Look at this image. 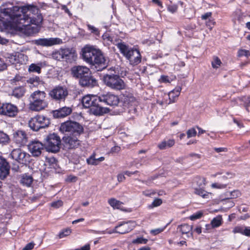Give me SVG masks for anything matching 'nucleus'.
I'll return each mask as SVG.
<instances>
[{
  "instance_id": "51",
  "label": "nucleus",
  "mask_w": 250,
  "mask_h": 250,
  "mask_svg": "<svg viewBox=\"0 0 250 250\" xmlns=\"http://www.w3.org/2000/svg\"><path fill=\"white\" fill-rule=\"evenodd\" d=\"M211 187L213 188H224L227 187V185L218 183H213L212 184Z\"/></svg>"
},
{
  "instance_id": "11",
  "label": "nucleus",
  "mask_w": 250,
  "mask_h": 250,
  "mask_svg": "<svg viewBox=\"0 0 250 250\" xmlns=\"http://www.w3.org/2000/svg\"><path fill=\"white\" fill-rule=\"evenodd\" d=\"M44 148V144L38 140L32 141L28 145L29 151L33 157L40 156Z\"/></svg>"
},
{
  "instance_id": "38",
  "label": "nucleus",
  "mask_w": 250,
  "mask_h": 250,
  "mask_svg": "<svg viewBox=\"0 0 250 250\" xmlns=\"http://www.w3.org/2000/svg\"><path fill=\"white\" fill-rule=\"evenodd\" d=\"M222 63L220 59L217 57H214L213 60L211 62L212 66L214 68H218Z\"/></svg>"
},
{
  "instance_id": "45",
  "label": "nucleus",
  "mask_w": 250,
  "mask_h": 250,
  "mask_svg": "<svg viewBox=\"0 0 250 250\" xmlns=\"http://www.w3.org/2000/svg\"><path fill=\"white\" fill-rule=\"evenodd\" d=\"M202 215L203 212L201 211H198L191 215L189 217V218L191 220H195L196 219L200 218Z\"/></svg>"
},
{
  "instance_id": "57",
  "label": "nucleus",
  "mask_w": 250,
  "mask_h": 250,
  "mask_svg": "<svg viewBox=\"0 0 250 250\" xmlns=\"http://www.w3.org/2000/svg\"><path fill=\"white\" fill-rule=\"evenodd\" d=\"M155 179V177H151L150 178H149L146 181H141V182L143 183H144L145 184H146V185L147 186H150V184L151 183V182L154 180Z\"/></svg>"
},
{
  "instance_id": "32",
  "label": "nucleus",
  "mask_w": 250,
  "mask_h": 250,
  "mask_svg": "<svg viewBox=\"0 0 250 250\" xmlns=\"http://www.w3.org/2000/svg\"><path fill=\"white\" fill-rule=\"evenodd\" d=\"M222 216L218 215L211 220V225L212 228H217L222 225Z\"/></svg>"
},
{
  "instance_id": "17",
  "label": "nucleus",
  "mask_w": 250,
  "mask_h": 250,
  "mask_svg": "<svg viewBox=\"0 0 250 250\" xmlns=\"http://www.w3.org/2000/svg\"><path fill=\"white\" fill-rule=\"evenodd\" d=\"M79 83L83 87L88 88H92L98 85L97 80L91 75L90 72L89 75H85L79 80Z\"/></svg>"
},
{
  "instance_id": "10",
  "label": "nucleus",
  "mask_w": 250,
  "mask_h": 250,
  "mask_svg": "<svg viewBox=\"0 0 250 250\" xmlns=\"http://www.w3.org/2000/svg\"><path fill=\"white\" fill-rule=\"evenodd\" d=\"M80 135L83 132V128L82 125L75 121L68 120L63 122V131Z\"/></svg>"
},
{
  "instance_id": "43",
  "label": "nucleus",
  "mask_w": 250,
  "mask_h": 250,
  "mask_svg": "<svg viewBox=\"0 0 250 250\" xmlns=\"http://www.w3.org/2000/svg\"><path fill=\"white\" fill-rule=\"evenodd\" d=\"M187 134L188 138H190L195 136L197 134V132L194 128H191L187 131Z\"/></svg>"
},
{
  "instance_id": "19",
  "label": "nucleus",
  "mask_w": 250,
  "mask_h": 250,
  "mask_svg": "<svg viewBox=\"0 0 250 250\" xmlns=\"http://www.w3.org/2000/svg\"><path fill=\"white\" fill-rule=\"evenodd\" d=\"M79 144V140L74 136H63V149H72Z\"/></svg>"
},
{
  "instance_id": "1",
  "label": "nucleus",
  "mask_w": 250,
  "mask_h": 250,
  "mask_svg": "<svg viewBox=\"0 0 250 250\" xmlns=\"http://www.w3.org/2000/svg\"><path fill=\"white\" fill-rule=\"evenodd\" d=\"M39 12L35 6H14L12 9H4V14L8 15L20 28L29 29L31 24L39 26L42 22V17Z\"/></svg>"
},
{
  "instance_id": "55",
  "label": "nucleus",
  "mask_w": 250,
  "mask_h": 250,
  "mask_svg": "<svg viewBox=\"0 0 250 250\" xmlns=\"http://www.w3.org/2000/svg\"><path fill=\"white\" fill-rule=\"evenodd\" d=\"M215 23V22L213 21V20H208V21L206 22V25L207 27H208L210 29H211L212 28L213 25H214Z\"/></svg>"
},
{
  "instance_id": "23",
  "label": "nucleus",
  "mask_w": 250,
  "mask_h": 250,
  "mask_svg": "<svg viewBox=\"0 0 250 250\" xmlns=\"http://www.w3.org/2000/svg\"><path fill=\"white\" fill-rule=\"evenodd\" d=\"M181 87L180 86H177L173 90L171 91L168 94L169 102L168 104L173 103L176 102L178 97H179L180 92L181 91Z\"/></svg>"
},
{
  "instance_id": "4",
  "label": "nucleus",
  "mask_w": 250,
  "mask_h": 250,
  "mask_svg": "<svg viewBox=\"0 0 250 250\" xmlns=\"http://www.w3.org/2000/svg\"><path fill=\"white\" fill-rule=\"evenodd\" d=\"M116 46L130 64L136 65L141 62L142 56L138 49L131 47L124 42H118Z\"/></svg>"
},
{
  "instance_id": "40",
  "label": "nucleus",
  "mask_w": 250,
  "mask_h": 250,
  "mask_svg": "<svg viewBox=\"0 0 250 250\" xmlns=\"http://www.w3.org/2000/svg\"><path fill=\"white\" fill-rule=\"evenodd\" d=\"M87 163L89 165H98V162H97V160L95 157V155H91L89 158H87L86 160Z\"/></svg>"
},
{
  "instance_id": "49",
  "label": "nucleus",
  "mask_w": 250,
  "mask_h": 250,
  "mask_svg": "<svg viewBox=\"0 0 250 250\" xmlns=\"http://www.w3.org/2000/svg\"><path fill=\"white\" fill-rule=\"evenodd\" d=\"M72 111V109L71 107L63 106V117L69 115Z\"/></svg>"
},
{
  "instance_id": "3",
  "label": "nucleus",
  "mask_w": 250,
  "mask_h": 250,
  "mask_svg": "<svg viewBox=\"0 0 250 250\" xmlns=\"http://www.w3.org/2000/svg\"><path fill=\"white\" fill-rule=\"evenodd\" d=\"M85 108H89L90 113L95 115H102L109 112L108 108L103 107L100 104L99 96L87 95L84 96L82 100Z\"/></svg>"
},
{
  "instance_id": "22",
  "label": "nucleus",
  "mask_w": 250,
  "mask_h": 250,
  "mask_svg": "<svg viewBox=\"0 0 250 250\" xmlns=\"http://www.w3.org/2000/svg\"><path fill=\"white\" fill-rule=\"evenodd\" d=\"M49 96L56 101H60L62 98V87L57 86L49 93Z\"/></svg>"
},
{
  "instance_id": "28",
  "label": "nucleus",
  "mask_w": 250,
  "mask_h": 250,
  "mask_svg": "<svg viewBox=\"0 0 250 250\" xmlns=\"http://www.w3.org/2000/svg\"><path fill=\"white\" fill-rule=\"evenodd\" d=\"M174 144L175 141L173 139H169L167 141L164 140L158 145V147L160 149H165L167 147L172 146Z\"/></svg>"
},
{
  "instance_id": "24",
  "label": "nucleus",
  "mask_w": 250,
  "mask_h": 250,
  "mask_svg": "<svg viewBox=\"0 0 250 250\" xmlns=\"http://www.w3.org/2000/svg\"><path fill=\"white\" fill-rule=\"evenodd\" d=\"M33 181V178L31 175L27 174H23L21 176L20 182L23 186L29 187L32 184Z\"/></svg>"
},
{
  "instance_id": "33",
  "label": "nucleus",
  "mask_w": 250,
  "mask_h": 250,
  "mask_svg": "<svg viewBox=\"0 0 250 250\" xmlns=\"http://www.w3.org/2000/svg\"><path fill=\"white\" fill-rule=\"evenodd\" d=\"M203 188H198L194 187V193L199 196H201L204 198H207L208 196V192L204 190Z\"/></svg>"
},
{
  "instance_id": "30",
  "label": "nucleus",
  "mask_w": 250,
  "mask_h": 250,
  "mask_svg": "<svg viewBox=\"0 0 250 250\" xmlns=\"http://www.w3.org/2000/svg\"><path fill=\"white\" fill-rule=\"evenodd\" d=\"M123 100L125 104H132L135 101V98L132 94L126 93L123 95Z\"/></svg>"
},
{
  "instance_id": "50",
  "label": "nucleus",
  "mask_w": 250,
  "mask_h": 250,
  "mask_svg": "<svg viewBox=\"0 0 250 250\" xmlns=\"http://www.w3.org/2000/svg\"><path fill=\"white\" fill-rule=\"evenodd\" d=\"M164 228H158L154 229H152L150 230V233L154 235H157L162 232L164 230Z\"/></svg>"
},
{
  "instance_id": "52",
  "label": "nucleus",
  "mask_w": 250,
  "mask_h": 250,
  "mask_svg": "<svg viewBox=\"0 0 250 250\" xmlns=\"http://www.w3.org/2000/svg\"><path fill=\"white\" fill-rule=\"evenodd\" d=\"M230 198H235L240 195V192L238 190H234L230 193Z\"/></svg>"
},
{
  "instance_id": "14",
  "label": "nucleus",
  "mask_w": 250,
  "mask_h": 250,
  "mask_svg": "<svg viewBox=\"0 0 250 250\" xmlns=\"http://www.w3.org/2000/svg\"><path fill=\"white\" fill-rule=\"evenodd\" d=\"M62 42V40L58 38H40L35 41L36 45L45 47L59 44Z\"/></svg>"
},
{
  "instance_id": "27",
  "label": "nucleus",
  "mask_w": 250,
  "mask_h": 250,
  "mask_svg": "<svg viewBox=\"0 0 250 250\" xmlns=\"http://www.w3.org/2000/svg\"><path fill=\"white\" fill-rule=\"evenodd\" d=\"M25 92V90L23 87H17L13 89L12 95L19 99L24 95Z\"/></svg>"
},
{
  "instance_id": "8",
  "label": "nucleus",
  "mask_w": 250,
  "mask_h": 250,
  "mask_svg": "<svg viewBox=\"0 0 250 250\" xmlns=\"http://www.w3.org/2000/svg\"><path fill=\"white\" fill-rule=\"evenodd\" d=\"M61 140L56 134H50L45 139L44 145L47 151L57 152L60 148Z\"/></svg>"
},
{
  "instance_id": "9",
  "label": "nucleus",
  "mask_w": 250,
  "mask_h": 250,
  "mask_svg": "<svg viewBox=\"0 0 250 250\" xmlns=\"http://www.w3.org/2000/svg\"><path fill=\"white\" fill-rule=\"evenodd\" d=\"M10 155L11 158L21 164L26 165L30 161V155L20 148L14 149Z\"/></svg>"
},
{
  "instance_id": "12",
  "label": "nucleus",
  "mask_w": 250,
  "mask_h": 250,
  "mask_svg": "<svg viewBox=\"0 0 250 250\" xmlns=\"http://www.w3.org/2000/svg\"><path fill=\"white\" fill-rule=\"evenodd\" d=\"M18 113L17 107L11 103H0V114L9 117H14Z\"/></svg>"
},
{
  "instance_id": "13",
  "label": "nucleus",
  "mask_w": 250,
  "mask_h": 250,
  "mask_svg": "<svg viewBox=\"0 0 250 250\" xmlns=\"http://www.w3.org/2000/svg\"><path fill=\"white\" fill-rule=\"evenodd\" d=\"M100 104H105L110 106L117 105L119 103V99L117 95L108 93L106 94L99 96Z\"/></svg>"
},
{
  "instance_id": "54",
  "label": "nucleus",
  "mask_w": 250,
  "mask_h": 250,
  "mask_svg": "<svg viewBox=\"0 0 250 250\" xmlns=\"http://www.w3.org/2000/svg\"><path fill=\"white\" fill-rule=\"evenodd\" d=\"M160 79H161V82H163V83H170V82L169 78L167 76L162 75V76H161Z\"/></svg>"
},
{
  "instance_id": "39",
  "label": "nucleus",
  "mask_w": 250,
  "mask_h": 250,
  "mask_svg": "<svg viewBox=\"0 0 250 250\" xmlns=\"http://www.w3.org/2000/svg\"><path fill=\"white\" fill-rule=\"evenodd\" d=\"M162 204V200L160 198H156L154 200L152 204L148 206L150 208L160 206Z\"/></svg>"
},
{
  "instance_id": "56",
  "label": "nucleus",
  "mask_w": 250,
  "mask_h": 250,
  "mask_svg": "<svg viewBox=\"0 0 250 250\" xmlns=\"http://www.w3.org/2000/svg\"><path fill=\"white\" fill-rule=\"evenodd\" d=\"M214 149L217 153L226 152L227 151V148L226 147H215Z\"/></svg>"
},
{
  "instance_id": "64",
  "label": "nucleus",
  "mask_w": 250,
  "mask_h": 250,
  "mask_svg": "<svg viewBox=\"0 0 250 250\" xmlns=\"http://www.w3.org/2000/svg\"><path fill=\"white\" fill-rule=\"evenodd\" d=\"M155 192L150 190H146L143 191V194L146 196H150L152 195H154Z\"/></svg>"
},
{
  "instance_id": "44",
  "label": "nucleus",
  "mask_w": 250,
  "mask_h": 250,
  "mask_svg": "<svg viewBox=\"0 0 250 250\" xmlns=\"http://www.w3.org/2000/svg\"><path fill=\"white\" fill-rule=\"evenodd\" d=\"M238 56H246L248 57L249 56H250V52L249 51L245 49H240L238 52Z\"/></svg>"
},
{
  "instance_id": "47",
  "label": "nucleus",
  "mask_w": 250,
  "mask_h": 250,
  "mask_svg": "<svg viewBox=\"0 0 250 250\" xmlns=\"http://www.w3.org/2000/svg\"><path fill=\"white\" fill-rule=\"evenodd\" d=\"M62 205V202L61 200H59L57 201L53 202L51 203V206L54 208H57L61 207Z\"/></svg>"
},
{
  "instance_id": "53",
  "label": "nucleus",
  "mask_w": 250,
  "mask_h": 250,
  "mask_svg": "<svg viewBox=\"0 0 250 250\" xmlns=\"http://www.w3.org/2000/svg\"><path fill=\"white\" fill-rule=\"evenodd\" d=\"M35 244L33 242L27 244L25 247L23 248L22 250H31L34 246Z\"/></svg>"
},
{
  "instance_id": "16",
  "label": "nucleus",
  "mask_w": 250,
  "mask_h": 250,
  "mask_svg": "<svg viewBox=\"0 0 250 250\" xmlns=\"http://www.w3.org/2000/svg\"><path fill=\"white\" fill-rule=\"evenodd\" d=\"M135 227L133 222H123L115 227L113 232L119 233L120 234H125L128 233L133 229Z\"/></svg>"
},
{
  "instance_id": "37",
  "label": "nucleus",
  "mask_w": 250,
  "mask_h": 250,
  "mask_svg": "<svg viewBox=\"0 0 250 250\" xmlns=\"http://www.w3.org/2000/svg\"><path fill=\"white\" fill-rule=\"evenodd\" d=\"M41 70V67L35 63H32L31 65H29L28 68L29 72H37L38 73H40Z\"/></svg>"
},
{
  "instance_id": "6",
  "label": "nucleus",
  "mask_w": 250,
  "mask_h": 250,
  "mask_svg": "<svg viewBox=\"0 0 250 250\" xmlns=\"http://www.w3.org/2000/svg\"><path fill=\"white\" fill-rule=\"evenodd\" d=\"M104 84L110 88L115 90H121L125 87V83L118 75L106 74L103 77Z\"/></svg>"
},
{
  "instance_id": "2",
  "label": "nucleus",
  "mask_w": 250,
  "mask_h": 250,
  "mask_svg": "<svg viewBox=\"0 0 250 250\" xmlns=\"http://www.w3.org/2000/svg\"><path fill=\"white\" fill-rule=\"evenodd\" d=\"M82 52L83 60L94 66L97 71H102L106 67V61L99 49L86 45L82 49Z\"/></svg>"
},
{
  "instance_id": "59",
  "label": "nucleus",
  "mask_w": 250,
  "mask_h": 250,
  "mask_svg": "<svg viewBox=\"0 0 250 250\" xmlns=\"http://www.w3.org/2000/svg\"><path fill=\"white\" fill-rule=\"evenodd\" d=\"M72 231L71 229L70 228H66L65 229H63V236H67L69 235Z\"/></svg>"
},
{
  "instance_id": "20",
  "label": "nucleus",
  "mask_w": 250,
  "mask_h": 250,
  "mask_svg": "<svg viewBox=\"0 0 250 250\" xmlns=\"http://www.w3.org/2000/svg\"><path fill=\"white\" fill-rule=\"evenodd\" d=\"M77 57L75 49L73 48H66L63 49V60L68 62L72 63L76 61Z\"/></svg>"
},
{
  "instance_id": "21",
  "label": "nucleus",
  "mask_w": 250,
  "mask_h": 250,
  "mask_svg": "<svg viewBox=\"0 0 250 250\" xmlns=\"http://www.w3.org/2000/svg\"><path fill=\"white\" fill-rule=\"evenodd\" d=\"M14 141L20 146H24L27 142L28 137L26 133L22 130H18L14 133Z\"/></svg>"
},
{
  "instance_id": "15",
  "label": "nucleus",
  "mask_w": 250,
  "mask_h": 250,
  "mask_svg": "<svg viewBox=\"0 0 250 250\" xmlns=\"http://www.w3.org/2000/svg\"><path fill=\"white\" fill-rule=\"evenodd\" d=\"M71 71L73 77L79 79V80L84 78L85 75H89L90 72L88 67L81 65L73 67Z\"/></svg>"
},
{
  "instance_id": "7",
  "label": "nucleus",
  "mask_w": 250,
  "mask_h": 250,
  "mask_svg": "<svg viewBox=\"0 0 250 250\" xmlns=\"http://www.w3.org/2000/svg\"><path fill=\"white\" fill-rule=\"evenodd\" d=\"M50 124V119L42 115L31 118L28 122L29 126L34 131H38L41 128L47 127Z\"/></svg>"
},
{
  "instance_id": "46",
  "label": "nucleus",
  "mask_w": 250,
  "mask_h": 250,
  "mask_svg": "<svg viewBox=\"0 0 250 250\" xmlns=\"http://www.w3.org/2000/svg\"><path fill=\"white\" fill-rule=\"evenodd\" d=\"M88 29L89 31H91V33H94L96 35H99V31L98 29L96 28L93 25L88 24L87 25Z\"/></svg>"
},
{
  "instance_id": "62",
  "label": "nucleus",
  "mask_w": 250,
  "mask_h": 250,
  "mask_svg": "<svg viewBox=\"0 0 250 250\" xmlns=\"http://www.w3.org/2000/svg\"><path fill=\"white\" fill-rule=\"evenodd\" d=\"M22 77L19 75H16L15 77L11 80L13 82H19L21 80Z\"/></svg>"
},
{
  "instance_id": "29",
  "label": "nucleus",
  "mask_w": 250,
  "mask_h": 250,
  "mask_svg": "<svg viewBox=\"0 0 250 250\" xmlns=\"http://www.w3.org/2000/svg\"><path fill=\"white\" fill-rule=\"evenodd\" d=\"M206 185V179L203 177H196L193 181V186L198 188H204Z\"/></svg>"
},
{
  "instance_id": "41",
  "label": "nucleus",
  "mask_w": 250,
  "mask_h": 250,
  "mask_svg": "<svg viewBox=\"0 0 250 250\" xmlns=\"http://www.w3.org/2000/svg\"><path fill=\"white\" fill-rule=\"evenodd\" d=\"M147 241H148L147 239L144 238L143 237H138L135 239L133 240L132 243L133 244H146L147 243Z\"/></svg>"
},
{
  "instance_id": "26",
  "label": "nucleus",
  "mask_w": 250,
  "mask_h": 250,
  "mask_svg": "<svg viewBox=\"0 0 250 250\" xmlns=\"http://www.w3.org/2000/svg\"><path fill=\"white\" fill-rule=\"evenodd\" d=\"M108 203L113 208L123 209V203L114 198L109 199Z\"/></svg>"
},
{
  "instance_id": "63",
  "label": "nucleus",
  "mask_w": 250,
  "mask_h": 250,
  "mask_svg": "<svg viewBox=\"0 0 250 250\" xmlns=\"http://www.w3.org/2000/svg\"><path fill=\"white\" fill-rule=\"evenodd\" d=\"M244 235L250 237V227H245Z\"/></svg>"
},
{
  "instance_id": "36",
  "label": "nucleus",
  "mask_w": 250,
  "mask_h": 250,
  "mask_svg": "<svg viewBox=\"0 0 250 250\" xmlns=\"http://www.w3.org/2000/svg\"><path fill=\"white\" fill-rule=\"evenodd\" d=\"M54 119H60L62 117V108H60L58 109L52 110L51 112Z\"/></svg>"
},
{
  "instance_id": "18",
  "label": "nucleus",
  "mask_w": 250,
  "mask_h": 250,
  "mask_svg": "<svg viewBox=\"0 0 250 250\" xmlns=\"http://www.w3.org/2000/svg\"><path fill=\"white\" fill-rule=\"evenodd\" d=\"M10 165L6 159L0 156V178L5 179L9 174Z\"/></svg>"
},
{
  "instance_id": "31",
  "label": "nucleus",
  "mask_w": 250,
  "mask_h": 250,
  "mask_svg": "<svg viewBox=\"0 0 250 250\" xmlns=\"http://www.w3.org/2000/svg\"><path fill=\"white\" fill-rule=\"evenodd\" d=\"M192 227L187 224H184L178 226V229L182 234H188L192 230Z\"/></svg>"
},
{
  "instance_id": "61",
  "label": "nucleus",
  "mask_w": 250,
  "mask_h": 250,
  "mask_svg": "<svg viewBox=\"0 0 250 250\" xmlns=\"http://www.w3.org/2000/svg\"><path fill=\"white\" fill-rule=\"evenodd\" d=\"M125 177L124 174H119L117 176V179L119 182H122L124 181L125 180Z\"/></svg>"
},
{
  "instance_id": "5",
  "label": "nucleus",
  "mask_w": 250,
  "mask_h": 250,
  "mask_svg": "<svg viewBox=\"0 0 250 250\" xmlns=\"http://www.w3.org/2000/svg\"><path fill=\"white\" fill-rule=\"evenodd\" d=\"M46 94L44 91L37 90L30 96L29 108L34 111H40L47 107L48 103L46 100Z\"/></svg>"
},
{
  "instance_id": "60",
  "label": "nucleus",
  "mask_w": 250,
  "mask_h": 250,
  "mask_svg": "<svg viewBox=\"0 0 250 250\" xmlns=\"http://www.w3.org/2000/svg\"><path fill=\"white\" fill-rule=\"evenodd\" d=\"M245 104L247 110H248V106H250V96L247 97L245 100Z\"/></svg>"
},
{
  "instance_id": "48",
  "label": "nucleus",
  "mask_w": 250,
  "mask_h": 250,
  "mask_svg": "<svg viewBox=\"0 0 250 250\" xmlns=\"http://www.w3.org/2000/svg\"><path fill=\"white\" fill-rule=\"evenodd\" d=\"M78 180L77 177L74 175H69L65 179V181L69 183H74Z\"/></svg>"
},
{
  "instance_id": "35",
  "label": "nucleus",
  "mask_w": 250,
  "mask_h": 250,
  "mask_svg": "<svg viewBox=\"0 0 250 250\" xmlns=\"http://www.w3.org/2000/svg\"><path fill=\"white\" fill-rule=\"evenodd\" d=\"M52 58L59 61H61L62 59V49L60 48L59 50L54 51L52 54Z\"/></svg>"
},
{
  "instance_id": "25",
  "label": "nucleus",
  "mask_w": 250,
  "mask_h": 250,
  "mask_svg": "<svg viewBox=\"0 0 250 250\" xmlns=\"http://www.w3.org/2000/svg\"><path fill=\"white\" fill-rule=\"evenodd\" d=\"M27 82L30 84L31 87H37L39 85L42 84V81L38 76L30 77L27 80Z\"/></svg>"
},
{
  "instance_id": "58",
  "label": "nucleus",
  "mask_w": 250,
  "mask_h": 250,
  "mask_svg": "<svg viewBox=\"0 0 250 250\" xmlns=\"http://www.w3.org/2000/svg\"><path fill=\"white\" fill-rule=\"evenodd\" d=\"M212 13L211 12H207L205 14L202 15L201 18L202 20H206L211 17Z\"/></svg>"
},
{
  "instance_id": "42",
  "label": "nucleus",
  "mask_w": 250,
  "mask_h": 250,
  "mask_svg": "<svg viewBox=\"0 0 250 250\" xmlns=\"http://www.w3.org/2000/svg\"><path fill=\"white\" fill-rule=\"evenodd\" d=\"M245 229V227L237 226L233 229L232 232L234 233H239L244 235Z\"/></svg>"
},
{
  "instance_id": "34",
  "label": "nucleus",
  "mask_w": 250,
  "mask_h": 250,
  "mask_svg": "<svg viewBox=\"0 0 250 250\" xmlns=\"http://www.w3.org/2000/svg\"><path fill=\"white\" fill-rule=\"evenodd\" d=\"M10 139L8 135L3 131H0V144L4 145L8 144Z\"/></svg>"
}]
</instances>
